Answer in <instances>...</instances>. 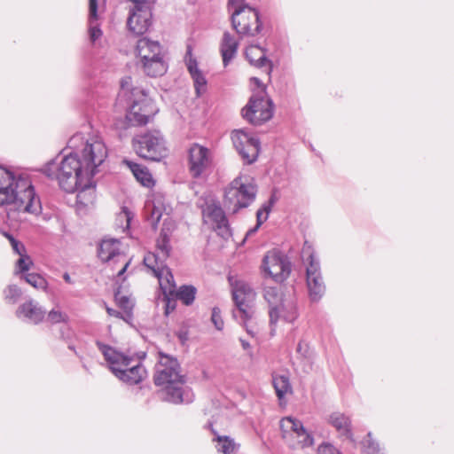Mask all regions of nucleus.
Masks as SVG:
<instances>
[{
  "mask_svg": "<svg viewBox=\"0 0 454 454\" xmlns=\"http://www.w3.org/2000/svg\"><path fill=\"white\" fill-rule=\"evenodd\" d=\"M97 345L110 370L120 380L129 385H136L146 378L147 372L145 368L140 363L134 361L132 357L102 342L98 341Z\"/></svg>",
  "mask_w": 454,
  "mask_h": 454,
  "instance_id": "nucleus-4",
  "label": "nucleus"
},
{
  "mask_svg": "<svg viewBox=\"0 0 454 454\" xmlns=\"http://www.w3.org/2000/svg\"><path fill=\"white\" fill-rule=\"evenodd\" d=\"M256 193L254 180L248 176L240 175L226 188L224 205L236 213L239 209L248 207L254 200Z\"/></svg>",
  "mask_w": 454,
  "mask_h": 454,
  "instance_id": "nucleus-7",
  "label": "nucleus"
},
{
  "mask_svg": "<svg viewBox=\"0 0 454 454\" xmlns=\"http://www.w3.org/2000/svg\"><path fill=\"white\" fill-rule=\"evenodd\" d=\"M318 454H342L337 448L330 443H322L317 449Z\"/></svg>",
  "mask_w": 454,
  "mask_h": 454,
  "instance_id": "nucleus-50",
  "label": "nucleus"
},
{
  "mask_svg": "<svg viewBox=\"0 0 454 454\" xmlns=\"http://www.w3.org/2000/svg\"><path fill=\"white\" fill-rule=\"evenodd\" d=\"M105 0H89L88 22H96L104 10Z\"/></svg>",
  "mask_w": 454,
  "mask_h": 454,
  "instance_id": "nucleus-37",
  "label": "nucleus"
},
{
  "mask_svg": "<svg viewBox=\"0 0 454 454\" xmlns=\"http://www.w3.org/2000/svg\"><path fill=\"white\" fill-rule=\"evenodd\" d=\"M133 146L140 157L150 160L160 161L168 154L165 140L159 131L137 136Z\"/></svg>",
  "mask_w": 454,
  "mask_h": 454,
  "instance_id": "nucleus-9",
  "label": "nucleus"
},
{
  "mask_svg": "<svg viewBox=\"0 0 454 454\" xmlns=\"http://www.w3.org/2000/svg\"><path fill=\"white\" fill-rule=\"evenodd\" d=\"M232 296L237 306L233 315L243 324L248 334L254 337L258 331L254 319V301L255 292L248 283L244 280L231 282Z\"/></svg>",
  "mask_w": 454,
  "mask_h": 454,
  "instance_id": "nucleus-6",
  "label": "nucleus"
},
{
  "mask_svg": "<svg viewBox=\"0 0 454 454\" xmlns=\"http://www.w3.org/2000/svg\"><path fill=\"white\" fill-rule=\"evenodd\" d=\"M130 219H131L130 213L126 208L123 209L118 215V221H120V222L125 221L126 222V225L123 227V229H128L129 227Z\"/></svg>",
  "mask_w": 454,
  "mask_h": 454,
  "instance_id": "nucleus-53",
  "label": "nucleus"
},
{
  "mask_svg": "<svg viewBox=\"0 0 454 454\" xmlns=\"http://www.w3.org/2000/svg\"><path fill=\"white\" fill-rule=\"evenodd\" d=\"M262 269L263 273L274 281L281 283L291 273V262L286 255L278 250L269 251L262 259Z\"/></svg>",
  "mask_w": 454,
  "mask_h": 454,
  "instance_id": "nucleus-13",
  "label": "nucleus"
},
{
  "mask_svg": "<svg viewBox=\"0 0 454 454\" xmlns=\"http://www.w3.org/2000/svg\"><path fill=\"white\" fill-rule=\"evenodd\" d=\"M106 311L110 316L115 317H121V313L114 309L107 308Z\"/></svg>",
  "mask_w": 454,
  "mask_h": 454,
  "instance_id": "nucleus-57",
  "label": "nucleus"
},
{
  "mask_svg": "<svg viewBox=\"0 0 454 454\" xmlns=\"http://www.w3.org/2000/svg\"><path fill=\"white\" fill-rule=\"evenodd\" d=\"M337 428H338V430L340 432H343V433L347 434L348 437H350L349 436V428L348 427H337Z\"/></svg>",
  "mask_w": 454,
  "mask_h": 454,
  "instance_id": "nucleus-58",
  "label": "nucleus"
},
{
  "mask_svg": "<svg viewBox=\"0 0 454 454\" xmlns=\"http://www.w3.org/2000/svg\"><path fill=\"white\" fill-rule=\"evenodd\" d=\"M212 159L207 148L193 144L189 149V169L192 176L198 177L206 171Z\"/></svg>",
  "mask_w": 454,
  "mask_h": 454,
  "instance_id": "nucleus-18",
  "label": "nucleus"
},
{
  "mask_svg": "<svg viewBox=\"0 0 454 454\" xmlns=\"http://www.w3.org/2000/svg\"><path fill=\"white\" fill-rule=\"evenodd\" d=\"M114 297L117 305L125 312L129 313L132 310L134 302L129 296L124 295L120 290H118L115 293Z\"/></svg>",
  "mask_w": 454,
  "mask_h": 454,
  "instance_id": "nucleus-39",
  "label": "nucleus"
},
{
  "mask_svg": "<svg viewBox=\"0 0 454 454\" xmlns=\"http://www.w3.org/2000/svg\"><path fill=\"white\" fill-rule=\"evenodd\" d=\"M204 223L214 229L223 239L231 236L228 220L222 207L215 203L207 204L202 209Z\"/></svg>",
  "mask_w": 454,
  "mask_h": 454,
  "instance_id": "nucleus-17",
  "label": "nucleus"
},
{
  "mask_svg": "<svg viewBox=\"0 0 454 454\" xmlns=\"http://www.w3.org/2000/svg\"><path fill=\"white\" fill-rule=\"evenodd\" d=\"M273 386L279 399H282L286 395L292 393V386L287 375H273Z\"/></svg>",
  "mask_w": 454,
  "mask_h": 454,
  "instance_id": "nucleus-32",
  "label": "nucleus"
},
{
  "mask_svg": "<svg viewBox=\"0 0 454 454\" xmlns=\"http://www.w3.org/2000/svg\"><path fill=\"white\" fill-rule=\"evenodd\" d=\"M25 281L38 290L46 291L48 287L47 280L36 273H27L23 276Z\"/></svg>",
  "mask_w": 454,
  "mask_h": 454,
  "instance_id": "nucleus-38",
  "label": "nucleus"
},
{
  "mask_svg": "<svg viewBox=\"0 0 454 454\" xmlns=\"http://www.w3.org/2000/svg\"><path fill=\"white\" fill-rule=\"evenodd\" d=\"M211 320H212V323L214 324L215 327L217 330H222L223 328L224 324H223V320L222 319L221 311L219 309H217V308L213 309L212 315H211Z\"/></svg>",
  "mask_w": 454,
  "mask_h": 454,
  "instance_id": "nucleus-49",
  "label": "nucleus"
},
{
  "mask_svg": "<svg viewBox=\"0 0 454 454\" xmlns=\"http://www.w3.org/2000/svg\"><path fill=\"white\" fill-rule=\"evenodd\" d=\"M362 449L365 454H380V452L379 444L373 441L370 433L362 441Z\"/></svg>",
  "mask_w": 454,
  "mask_h": 454,
  "instance_id": "nucleus-41",
  "label": "nucleus"
},
{
  "mask_svg": "<svg viewBox=\"0 0 454 454\" xmlns=\"http://www.w3.org/2000/svg\"><path fill=\"white\" fill-rule=\"evenodd\" d=\"M250 81L257 87V91L242 109V116L250 123L260 125L272 117V102L266 98L265 89L258 78L253 77Z\"/></svg>",
  "mask_w": 454,
  "mask_h": 454,
  "instance_id": "nucleus-8",
  "label": "nucleus"
},
{
  "mask_svg": "<svg viewBox=\"0 0 454 454\" xmlns=\"http://www.w3.org/2000/svg\"><path fill=\"white\" fill-rule=\"evenodd\" d=\"M245 54L248 61L254 66H262L266 60L263 50L255 45L247 47Z\"/></svg>",
  "mask_w": 454,
  "mask_h": 454,
  "instance_id": "nucleus-33",
  "label": "nucleus"
},
{
  "mask_svg": "<svg viewBox=\"0 0 454 454\" xmlns=\"http://www.w3.org/2000/svg\"><path fill=\"white\" fill-rule=\"evenodd\" d=\"M117 102L128 109L126 119L132 126L146 124L157 112L145 90L130 76L121 79Z\"/></svg>",
  "mask_w": 454,
  "mask_h": 454,
  "instance_id": "nucleus-3",
  "label": "nucleus"
},
{
  "mask_svg": "<svg viewBox=\"0 0 454 454\" xmlns=\"http://www.w3.org/2000/svg\"><path fill=\"white\" fill-rule=\"evenodd\" d=\"M240 342H241V345L244 349H247L250 347L249 343L247 341H246L245 340L241 339Z\"/></svg>",
  "mask_w": 454,
  "mask_h": 454,
  "instance_id": "nucleus-59",
  "label": "nucleus"
},
{
  "mask_svg": "<svg viewBox=\"0 0 454 454\" xmlns=\"http://www.w3.org/2000/svg\"><path fill=\"white\" fill-rule=\"evenodd\" d=\"M264 299L270 306L269 315L270 325H276L278 322L279 307L278 303L281 300H285L276 287H266L263 294Z\"/></svg>",
  "mask_w": 454,
  "mask_h": 454,
  "instance_id": "nucleus-25",
  "label": "nucleus"
},
{
  "mask_svg": "<svg viewBox=\"0 0 454 454\" xmlns=\"http://www.w3.org/2000/svg\"><path fill=\"white\" fill-rule=\"evenodd\" d=\"M89 23V35L90 39L92 43H95L98 39H99L102 35V31L99 28V25L98 21L96 22H88Z\"/></svg>",
  "mask_w": 454,
  "mask_h": 454,
  "instance_id": "nucleus-47",
  "label": "nucleus"
},
{
  "mask_svg": "<svg viewBox=\"0 0 454 454\" xmlns=\"http://www.w3.org/2000/svg\"><path fill=\"white\" fill-rule=\"evenodd\" d=\"M195 287L192 286H183L178 290L176 289L174 296L176 299L182 301L184 304L191 305L195 299Z\"/></svg>",
  "mask_w": 454,
  "mask_h": 454,
  "instance_id": "nucleus-35",
  "label": "nucleus"
},
{
  "mask_svg": "<svg viewBox=\"0 0 454 454\" xmlns=\"http://www.w3.org/2000/svg\"><path fill=\"white\" fill-rule=\"evenodd\" d=\"M63 278H64V279H65V281H66V282H67V283H71V282H72V281H71V278H70V276H69V274H68V273H65V274L63 275Z\"/></svg>",
  "mask_w": 454,
  "mask_h": 454,
  "instance_id": "nucleus-60",
  "label": "nucleus"
},
{
  "mask_svg": "<svg viewBox=\"0 0 454 454\" xmlns=\"http://www.w3.org/2000/svg\"><path fill=\"white\" fill-rule=\"evenodd\" d=\"M244 4V0H229V7L235 8L239 6H242Z\"/></svg>",
  "mask_w": 454,
  "mask_h": 454,
  "instance_id": "nucleus-56",
  "label": "nucleus"
},
{
  "mask_svg": "<svg viewBox=\"0 0 454 454\" xmlns=\"http://www.w3.org/2000/svg\"><path fill=\"white\" fill-rule=\"evenodd\" d=\"M170 239L167 232L161 231L160 236L156 241L157 254L161 259L166 260L170 254L171 246L169 244Z\"/></svg>",
  "mask_w": 454,
  "mask_h": 454,
  "instance_id": "nucleus-34",
  "label": "nucleus"
},
{
  "mask_svg": "<svg viewBox=\"0 0 454 454\" xmlns=\"http://www.w3.org/2000/svg\"><path fill=\"white\" fill-rule=\"evenodd\" d=\"M302 260L306 264L307 286L312 301H318L325 292L320 272L319 262L315 258L312 247L306 242L303 246Z\"/></svg>",
  "mask_w": 454,
  "mask_h": 454,
  "instance_id": "nucleus-10",
  "label": "nucleus"
},
{
  "mask_svg": "<svg viewBox=\"0 0 454 454\" xmlns=\"http://www.w3.org/2000/svg\"><path fill=\"white\" fill-rule=\"evenodd\" d=\"M47 320L51 324L67 323L68 316L59 309H53L48 313Z\"/></svg>",
  "mask_w": 454,
  "mask_h": 454,
  "instance_id": "nucleus-44",
  "label": "nucleus"
},
{
  "mask_svg": "<svg viewBox=\"0 0 454 454\" xmlns=\"http://www.w3.org/2000/svg\"><path fill=\"white\" fill-rule=\"evenodd\" d=\"M296 352L302 358H309L310 356V350L309 345L304 341H300L296 348Z\"/></svg>",
  "mask_w": 454,
  "mask_h": 454,
  "instance_id": "nucleus-52",
  "label": "nucleus"
},
{
  "mask_svg": "<svg viewBox=\"0 0 454 454\" xmlns=\"http://www.w3.org/2000/svg\"><path fill=\"white\" fill-rule=\"evenodd\" d=\"M4 300L11 304H14L21 295L20 289L15 285H10L4 291Z\"/></svg>",
  "mask_w": 454,
  "mask_h": 454,
  "instance_id": "nucleus-43",
  "label": "nucleus"
},
{
  "mask_svg": "<svg viewBox=\"0 0 454 454\" xmlns=\"http://www.w3.org/2000/svg\"><path fill=\"white\" fill-rule=\"evenodd\" d=\"M145 209L151 224L156 225L160 222L163 212V207L160 201H155V200H148L145 202Z\"/></svg>",
  "mask_w": 454,
  "mask_h": 454,
  "instance_id": "nucleus-31",
  "label": "nucleus"
},
{
  "mask_svg": "<svg viewBox=\"0 0 454 454\" xmlns=\"http://www.w3.org/2000/svg\"><path fill=\"white\" fill-rule=\"evenodd\" d=\"M192 47L187 46L185 62L188 71L193 80L196 94L200 97L207 90V80L202 72L198 68L197 61L192 58Z\"/></svg>",
  "mask_w": 454,
  "mask_h": 454,
  "instance_id": "nucleus-22",
  "label": "nucleus"
},
{
  "mask_svg": "<svg viewBox=\"0 0 454 454\" xmlns=\"http://www.w3.org/2000/svg\"><path fill=\"white\" fill-rule=\"evenodd\" d=\"M176 336L180 341L184 344L188 340V333L186 331H179L176 333Z\"/></svg>",
  "mask_w": 454,
  "mask_h": 454,
  "instance_id": "nucleus-55",
  "label": "nucleus"
},
{
  "mask_svg": "<svg viewBox=\"0 0 454 454\" xmlns=\"http://www.w3.org/2000/svg\"><path fill=\"white\" fill-rule=\"evenodd\" d=\"M272 204V200H270L268 204H264L256 213L257 224L254 229L250 230L247 234H251L256 231V230L261 226L262 223H264L268 219L269 213L270 211V207Z\"/></svg>",
  "mask_w": 454,
  "mask_h": 454,
  "instance_id": "nucleus-42",
  "label": "nucleus"
},
{
  "mask_svg": "<svg viewBox=\"0 0 454 454\" xmlns=\"http://www.w3.org/2000/svg\"><path fill=\"white\" fill-rule=\"evenodd\" d=\"M279 317L278 321L293 323L298 317L296 303L294 298L286 297L278 303Z\"/></svg>",
  "mask_w": 454,
  "mask_h": 454,
  "instance_id": "nucleus-29",
  "label": "nucleus"
},
{
  "mask_svg": "<svg viewBox=\"0 0 454 454\" xmlns=\"http://www.w3.org/2000/svg\"><path fill=\"white\" fill-rule=\"evenodd\" d=\"M16 315L19 318L33 324H38L45 317V311L33 300L22 303L17 309Z\"/></svg>",
  "mask_w": 454,
  "mask_h": 454,
  "instance_id": "nucleus-23",
  "label": "nucleus"
},
{
  "mask_svg": "<svg viewBox=\"0 0 454 454\" xmlns=\"http://www.w3.org/2000/svg\"><path fill=\"white\" fill-rule=\"evenodd\" d=\"M76 207L78 210L89 207L94 204L96 198L95 182L93 178L89 179V184L77 185Z\"/></svg>",
  "mask_w": 454,
  "mask_h": 454,
  "instance_id": "nucleus-24",
  "label": "nucleus"
},
{
  "mask_svg": "<svg viewBox=\"0 0 454 454\" xmlns=\"http://www.w3.org/2000/svg\"><path fill=\"white\" fill-rule=\"evenodd\" d=\"M98 254L103 262L112 263L113 265L120 264L121 268L117 272L118 277L123 275L129 264V260L120 251V242L118 239H103L99 245Z\"/></svg>",
  "mask_w": 454,
  "mask_h": 454,
  "instance_id": "nucleus-16",
  "label": "nucleus"
},
{
  "mask_svg": "<svg viewBox=\"0 0 454 454\" xmlns=\"http://www.w3.org/2000/svg\"><path fill=\"white\" fill-rule=\"evenodd\" d=\"M68 146L74 153L79 154L94 176L107 157V148L98 135L84 137L82 134H75L69 139Z\"/></svg>",
  "mask_w": 454,
  "mask_h": 454,
  "instance_id": "nucleus-5",
  "label": "nucleus"
},
{
  "mask_svg": "<svg viewBox=\"0 0 454 454\" xmlns=\"http://www.w3.org/2000/svg\"><path fill=\"white\" fill-rule=\"evenodd\" d=\"M285 423L293 424V426H301V423L293 417H285L280 420V426H284Z\"/></svg>",
  "mask_w": 454,
  "mask_h": 454,
  "instance_id": "nucleus-54",
  "label": "nucleus"
},
{
  "mask_svg": "<svg viewBox=\"0 0 454 454\" xmlns=\"http://www.w3.org/2000/svg\"><path fill=\"white\" fill-rule=\"evenodd\" d=\"M10 241H11V245H12V247L13 251L19 256H21V254H27L26 247H25V246L21 242L16 240L13 238H10Z\"/></svg>",
  "mask_w": 454,
  "mask_h": 454,
  "instance_id": "nucleus-51",
  "label": "nucleus"
},
{
  "mask_svg": "<svg viewBox=\"0 0 454 454\" xmlns=\"http://www.w3.org/2000/svg\"><path fill=\"white\" fill-rule=\"evenodd\" d=\"M216 441L217 450L223 454H234L238 450V445L228 436L218 435Z\"/></svg>",
  "mask_w": 454,
  "mask_h": 454,
  "instance_id": "nucleus-36",
  "label": "nucleus"
},
{
  "mask_svg": "<svg viewBox=\"0 0 454 454\" xmlns=\"http://www.w3.org/2000/svg\"><path fill=\"white\" fill-rule=\"evenodd\" d=\"M43 171L47 176L57 180L59 187L69 193L74 192L77 185H85L89 184V179L94 177L79 154L74 152L49 162Z\"/></svg>",
  "mask_w": 454,
  "mask_h": 454,
  "instance_id": "nucleus-2",
  "label": "nucleus"
},
{
  "mask_svg": "<svg viewBox=\"0 0 454 454\" xmlns=\"http://www.w3.org/2000/svg\"><path fill=\"white\" fill-rule=\"evenodd\" d=\"M125 162L129 166L136 179L141 184L145 187H151L153 184L152 175L149 173L146 168L131 161Z\"/></svg>",
  "mask_w": 454,
  "mask_h": 454,
  "instance_id": "nucleus-30",
  "label": "nucleus"
},
{
  "mask_svg": "<svg viewBox=\"0 0 454 454\" xmlns=\"http://www.w3.org/2000/svg\"><path fill=\"white\" fill-rule=\"evenodd\" d=\"M151 25L152 10L129 9L127 26L130 32L135 35H143L148 31Z\"/></svg>",
  "mask_w": 454,
  "mask_h": 454,
  "instance_id": "nucleus-20",
  "label": "nucleus"
},
{
  "mask_svg": "<svg viewBox=\"0 0 454 454\" xmlns=\"http://www.w3.org/2000/svg\"><path fill=\"white\" fill-rule=\"evenodd\" d=\"M329 422L333 426H348L351 423V420L348 417L340 412H333L330 416Z\"/></svg>",
  "mask_w": 454,
  "mask_h": 454,
  "instance_id": "nucleus-45",
  "label": "nucleus"
},
{
  "mask_svg": "<svg viewBox=\"0 0 454 454\" xmlns=\"http://www.w3.org/2000/svg\"><path fill=\"white\" fill-rule=\"evenodd\" d=\"M238 47L239 42L229 32H225L220 47L224 67L235 57Z\"/></svg>",
  "mask_w": 454,
  "mask_h": 454,
  "instance_id": "nucleus-27",
  "label": "nucleus"
},
{
  "mask_svg": "<svg viewBox=\"0 0 454 454\" xmlns=\"http://www.w3.org/2000/svg\"><path fill=\"white\" fill-rule=\"evenodd\" d=\"M142 60V66L145 73L152 77L160 76L167 71V65L163 60L162 54Z\"/></svg>",
  "mask_w": 454,
  "mask_h": 454,
  "instance_id": "nucleus-28",
  "label": "nucleus"
},
{
  "mask_svg": "<svg viewBox=\"0 0 454 454\" xmlns=\"http://www.w3.org/2000/svg\"><path fill=\"white\" fill-rule=\"evenodd\" d=\"M231 23L233 28L241 35L254 36L260 32L259 13L248 5L232 8Z\"/></svg>",
  "mask_w": 454,
  "mask_h": 454,
  "instance_id": "nucleus-12",
  "label": "nucleus"
},
{
  "mask_svg": "<svg viewBox=\"0 0 454 454\" xmlns=\"http://www.w3.org/2000/svg\"><path fill=\"white\" fill-rule=\"evenodd\" d=\"M157 359L153 376L157 386L166 383H185V377L181 374L180 364L175 356L160 351Z\"/></svg>",
  "mask_w": 454,
  "mask_h": 454,
  "instance_id": "nucleus-11",
  "label": "nucleus"
},
{
  "mask_svg": "<svg viewBox=\"0 0 454 454\" xmlns=\"http://www.w3.org/2000/svg\"><path fill=\"white\" fill-rule=\"evenodd\" d=\"M161 54V47L156 41H152L146 37L139 39L136 46V55L140 60L153 59Z\"/></svg>",
  "mask_w": 454,
  "mask_h": 454,
  "instance_id": "nucleus-26",
  "label": "nucleus"
},
{
  "mask_svg": "<svg viewBox=\"0 0 454 454\" xmlns=\"http://www.w3.org/2000/svg\"><path fill=\"white\" fill-rule=\"evenodd\" d=\"M0 207H7L10 224L21 221L20 214H38L41 203L35 196L34 187L27 177L16 176L0 166Z\"/></svg>",
  "mask_w": 454,
  "mask_h": 454,
  "instance_id": "nucleus-1",
  "label": "nucleus"
},
{
  "mask_svg": "<svg viewBox=\"0 0 454 454\" xmlns=\"http://www.w3.org/2000/svg\"><path fill=\"white\" fill-rule=\"evenodd\" d=\"M163 294V300L166 302V314H169L176 308V297L174 294H176V284L174 283V291L172 294Z\"/></svg>",
  "mask_w": 454,
  "mask_h": 454,
  "instance_id": "nucleus-46",
  "label": "nucleus"
},
{
  "mask_svg": "<svg viewBox=\"0 0 454 454\" xmlns=\"http://www.w3.org/2000/svg\"><path fill=\"white\" fill-rule=\"evenodd\" d=\"M282 436L294 449H304L314 443L312 434L306 427H282Z\"/></svg>",
  "mask_w": 454,
  "mask_h": 454,
  "instance_id": "nucleus-19",
  "label": "nucleus"
},
{
  "mask_svg": "<svg viewBox=\"0 0 454 454\" xmlns=\"http://www.w3.org/2000/svg\"><path fill=\"white\" fill-rule=\"evenodd\" d=\"M33 266V261L27 254H21L15 263V274L28 271Z\"/></svg>",
  "mask_w": 454,
  "mask_h": 454,
  "instance_id": "nucleus-40",
  "label": "nucleus"
},
{
  "mask_svg": "<svg viewBox=\"0 0 454 454\" xmlns=\"http://www.w3.org/2000/svg\"><path fill=\"white\" fill-rule=\"evenodd\" d=\"M164 261L153 253L147 254L144 258L145 265L158 278L160 290L165 294H172L174 291V277L169 269L164 264Z\"/></svg>",
  "mask_w": 454,
  "mask_h": 454,
  "instance_id": "nucleus-15",
  "label": "nucleus"
},
{
  "mask_svg": "<svg viewBox=\"0 0 454 454\" xmlns=\"http://www.w3.org/2000/svg\"><path fill=\"white\" fill-rule=\"evenodd\" d=\"M133 6L129 9H150L152 10L155 0H128Z\"/></svg>",
  "mask_w": 454,
  "mask_h": 454,
  "instance_id": "nucleus-48",
  "label": "nucleus"
},
{
  "mask_svg": "<svg viewBox=\"0 0 454 454\" xmlns=\"http://www.w3.org/2000/svg\"><path fill=\"white\" fill-rule=\"evenodd\" d=\"M164 389L165 399L170 403H190L193 401L194 395L191 387L182 383H166Z\"/></svg>",
  "mask_w": 454,
  "mask_h": 454,
  "instance_id": "nucleus-21",
  "label": "nucleus"
},
{
  "mask_svg": "<svg viewBox=\"0 0 454 454\" xmlns=\"http://www.w3.org/2000/svg\"><path fill=\"white\" fill-rule=\"evenodd\" d=\"M231 140L234 147L246 163L251 164L256 160L260 149V143L257 138L244 129H236L231 133Z\"/></svg>",
  "mask_w": 454,
  "mask_h": 454,
  "instance_id": "nucleus-14",
  "label": "nucleus"
}]
</instances>
